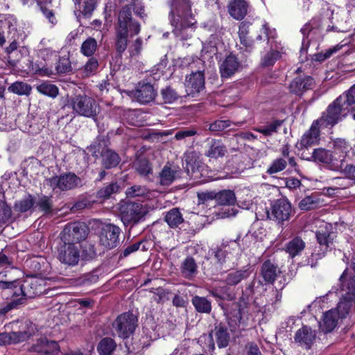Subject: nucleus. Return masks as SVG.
I'll list each match as a JSON object with an SVG mask.
<instances>
[{
  "label": "nucleus",
  "instance_id": "49530a36",
  "mask_svg": "<svg viewBox=\"0 0 355 355\" xmlns=\"http://www.w3.org/2000/svg\"><path fill=\"white\" fill-rule=\"evenodd\" d=\"M128 37L129 36L125 34L115 31L114 47L119 54H121L127 49L129 42Z\"/></svg>",
  "mask_w": 355,
  "mask_h": 355
},
{
  "label": "nucleus",
  "instance_id": "680f3d73",
  "mask_svg": "<svg viewBox=\"0 0 355 355\" xmlns=\"http://www.w3.org/2000/svg\"><path fill=\"white\" fill-rule=\"evenodd\" d=\"M55 69L58 73H67L72 70L69 58L67 56L60 58Z\"/></svg>",
  "mask_w": 355,
  "mask_h": 355
},
{
  "label": "nucleus",
  "instance_id": "4be33fe9",
  "mask_svg": "<svg viewBox=\"0 0 355 355\" xmlns=\"http://www.w3.org/2000/svg\"><path fill=\"white\" fill-rule=\"evenodd\" d=\"M134 96L140 103L147 104L155 100L157 91L153 85L144 83L135 91Z\"/></svg>",
  "mask_w": 355,
  "mask_h": 355
},
{
  "label": "nucleus",
  "instance_id": "4c0bfd02",
  "mask_svg": "<svg viewBox=\"0 0 355 355\" xmlns=\"http://www.w3.org/2000/svg\"><path fill=\"white\" fill-rule=\"evenodd\" d=\"M250 25L251 24L248 21L241 22L238 33L241 43L250 49L252 48L253 45V40L248 37Z\"/></svg>",
  "mask_w": 355,
  "mask_h": 355
},
{
  "label": "nucleus",
  "instance_id": "13d9d810",
  "mask_svg": "<svg viewBox=\"0 0 355 355\" xmlns=\"http://www.w3.org/2000/svg\"><path fill=\"white\" fill-rule=\"evenodd\" d=\"M161 96L164 103H173L176 101L180 96L171 86H167L161 90Z\"/></svg>",
  "mask_w": 355,
  "mask_h": 355
},
{
  "label": "nucleus",
  "instance_id": "7ed1b4c3",
  "mask_svg": "<svg viewBox=\"0 0 355 355\" xmlns=\"http://www.w3.org/2000/svg\"><path fill=\"white\" fill-rule=\"evenodd\" d=\"M232 306L234 310L227 313L228 324L231 331H236L241 324L246 327L254 324L255 313H258V311L248 307L243 297H241L239 302L233 303Z\"/></svg>",
  "mask_w": 355,
  "mask_h": 355
},
{
  "label": "nucleus",
  "instance_id": "69168bd1",
  "mask_svg": "<svg viewBox=\"0 0 355 355\" xmlns=\"http://www.w3.org/2000/svg\"><path fill=\"white\" fill-rule=\"evenodd\" d=\"M10 340L12 343H18L23 342L31 337L32 334L29 331H18V332H10Z\"/></svg>",
  "mask_w": 355,
  "mask_h": 355
},
{
  "label": "nucleus",
  "instance_id": "864d4df0",
  "mask_svg": "<svg viewBox=\"0 0 355 355\" xmlns=\"http://www.w3.org/2000/svg\"><path fill=\"white\" fill-rule=\"evenodd\" d=\"M320 202L318 198L314 196H306L299 202V208L302 210H310L318 207Z\"/></svg>",
  "mask_w": 355,
  "mask_h": 355
},
{
  "label": "nucleus",
  "instance_id": "58836bf2",
  "mask_svg": "<svg viewBox=\"0 0 355 355\" xmlns=\"http://www.w3.org/2000/svg\"><path fill=\"white\" fill-rule=\"evenodd\" d=\"M119 191V184L116 182H112L98 190L96 196L98 200L103 202L110 198L112 194L118 193Z\"/></svg>",
  "mask_w": 355,
  "mask_h": 355
},
{
  "label": "nucleus",
  "instance_id": "39448f33",
  "mask_svg": "<svg viewBox=\"0 0 355 355\" xmlns=\"http://www.w3.org/2000/svg\"><path fill=\"white\" fill-rule=\"evenodd\" d=\"M69 103L73 112L78 116L96 121L100 112V106L97 101L85 94L74 95L69 100Z\"/></svg>",
  "mask_w": 355,
  "mask_h": 355
},
{
  "label": "nucleus",
  "instance_id": "473e14b6",
  "mask_svg": "<svg viewBox=\"0 0 355 355\" xmlns=\"http://www.w3.org/2000/svg\"><path fill=\"white\" fill-rule=\"evenodd\" d=\"M331 227L330 225L326 224L325 230L320 227V230L316 232V238L319 244L327 250L333 244V232L329 231L328 227Z\"/></svg>",
  "mask_w": 355,
  "mask_h": 355
},
{
  "label": "nucleus",
  "instance_id": "412c9836",
  "mask_svg": "<svg viewBox=\"0 0 355 355\" xmlns=\"http://www.w3.org/2000/svg\"><path fill=\"white\" fill-rule=\"evenodd\" d=\"M315 338V331L307 326H304L297 331L294 339L300 346L305 349H310Z\"/></svg>",
  "mask_w": 355,
  "mask_h": 355
},
{
  "label": "nucleus",
  "instance_id": "2f4dec72",
  "mask_svg": "<svg viewBox=\"0 0 355 355\" xmlns=\"http://www.w3.org/2000/svg\"><path fill=\"white\" fill-rule=\"evenodd\" d=\"M251 272L249 269H241L233 270L227 273L225 277V282L228 286H236L242 280L246 279L250 275Z\"/></svg>",
  "mask_w": 355,
  "mask_h": 355
},
{
  "label": "nucleus",
  "instance_id": "6e6d98bb",
  "mask_svg": "<svg viewBox=\"0 0 355 355\" xmlns=\"http://www.w3.org/2000/svg\"><path fill=\"white\" fill-rule=\"evenodd\" d=\"M98 61L96 58H91L80 69L84 76L88 77L94 74L98 68Z\"/></svg>",
  "mask_w": 355,
  "mask_h": 355
},
{
  "label": "nucleus",
  "instance_id": "774afa93",
  "mask_svg": "<svg viewBox=\"0 0 355 355\" xmlns=\"http://www.w3.org/2000/svg\"><path fill=\"white\" fill-rule=\"evenodd\" d=\"M11 216V208L5 202L0 201V223H6Z\"/></svg>",
  "mask_w": 355,
  "mask_h": 355
},
{
  "label": "nucleus",
  "instance_id": "f8f14e48",
  "mask_svg": "<svg viewBox=\"0 0 355 355\" xmlns=\"http://www.w3.org/2000/svg\"><path fill=\"white\" fill-rule=\"evenodd\" d=\"M46 182L53 191L58 189L60 191L71 190L82 184L81 179L71 172L53 176L47 179Z\"/></svg>",
  "mask_w": 355,
  "mask_h": 355
},
{
  "label": "nucleus",
  "instance_id": "a878e982",
  "mask_svg": "<svg viewBox=\"0 0 355 355\" xmlns=\"http://www.w3.org/2000/svg\"><path fill=\"white\" fill-rule=\"evenodd\" d=\"M261 271L264 281L268 283H273L278 274L281 272L277 264L270 259L263 263Z\"/></svg>",
  "mask_w": 355,
  "mask_h": 355
},
{
  "label": "nucleus",
  "instance_id": "09e8293b",
  "mask_svg": "<svg viewBox=\"0 0 355 355\" xmlns=\"http://www.w3.org/2000/svg\"><path fill=\"white\" fill-rule=\"evenodd\" d=\"M35 201L31 195H28L26 198L17 201L15 203L14 209L15 211L21 213L30 210L34 205Z\"/></svg>",
  "mask_w": 355,
  "mask_h": 355
},
{
  "label": "nucleus",
  "instance_id": "7c9ffc66",
  "mask_svg": "<svg viewBox=\"0 0 355 355\" xmlns=\"http://www.w3.org/2000/svg\"><path fill=\"white\" fill-rule=\"evenodd\" d=\"M180 271L184 278L193 279L198 273V266L194 259L187 257L181 264Z\"/></svg>",
  "mask_w": 355,
  "mask_h": 355
},
{
  "label": "nucleus",
  "instance_id": "e2e57ef3",
  "mask_svg": "<svg viewBox=\"0 0 355 355\" xmlns=\"http://www.w3.org/2000/svg\"><path fill=\"white\" fill-rule=\"evenodd\" d=\"M198 134L196 128L191 127L189 128H182L176 132L174 139L178 141L184 140L188 137H193Z\"/></svg>",
  "mask_w": 355,
  "mask_h": 355
},
{
  "label": "nucleus",
  "instance_id": "ddd939ff",
  "mask_svg": "<svg viewBox=\"0 0 355 355\" xmlns=\"http://www.w3.org/2000/svg\"><path fill=\"white\" fill-rule=\"evenodd\" d=\"M137 318L130 312L119 315L113 322V328L118 336L123 338L130 337L137 327Z\"/></svg>",
  "mask_w": 355,
  "mask_h": 355
},
{
  "label": "nucleus",
  "instance_id": "c85d7f7f",
  "mask_svg": "<svg viewBox=\"0 0 355 355\" xmlns=\"http://www.w3.org/2000/svg\"><path fill=\"white\" fill-rule=\"evenodd\" d=\"M27 70L29 73L40 76H49L52 74L51 69L49 68L46 63L39 60H28L26 64Z\"/></svg>",
  "mask_w": 355,
  "mask_h": 355
},
{
  "label": "nucleus",
  "instance_id": "dca6fc26",
  "mask_svg": "<svg viewBox=\"0 0 355 355\" xmlns=\"http://www.w3.org/2000/svg\"><path fill=\"white\" fill-rule=\"evenodd\" d=\"M121 229L111 223L105 224L101 229L100 243L107 249L116 248L119 243Z\"/></svg>",
  "mask_w": 355,
  "mask_h": 355
},
{
  "label": "nucleus",
  "instance_id": "37998d69",
  "mask_svg": "<svg viewBox=\"0 0 355 355\" xmlns=\"http://www.w3.org/2000/svg\"><path fill=\"white\" fill-rule=\"evenodd\" d=\"M98 48L96 40L93 37H88L81 44L80 52L87 57L92 56Z\"/></svg>",
  "mask_w": 355,
  "mask_h": 355
},
{
  "label": "nucleus",
  "instance_id": "ea45409f",
  "mask_svg": "<svg viewBox=\"0 0 355 355\" xmlns=\"http://www.w3.org/2000/svg\"><path fill=\"white\" fill-rule=\"evenodd\" d=\"M116 347V342L111 338H104L101 340L97 351L99 355H112Z\"/></svg>",
  "mask_w": 355,
  "mask_h": 355
},
{
  "label": "nucleus",
  "instance_id": "f704fd0d",
  "mask_svg": "<svg viewBox=\"0 0 355 355\" xmlns=\"http://www.w3.org/2000/svg\"><path fill=\"white\" fill-rule=\"evenodd\" d=\"M102 164L106 169L114 168L118 166L121 159L119 155L110 149H106L101 154Z\"/></svg>",
  "mask_w": 355,
  "mask_h": 355
},
{
  "label": "nucleus",
  "instance_id": "6ab92c4d",
  "mask_svg": "<svg viewBox=\"0 0 355 355\" xmlns=\"http://www.w3.org/2000/svg\"><path fill=\"white\" fill-rule=\"evenodd\" d=\"M241 67V64L238 58L230 54L220 64V76L223 79L229 78L234 75Z\"/></svg>",
  "mask_w": 355,
  "mask_h": 355
},
{
  "label": "nucleus",
  "instance_id": "0e129e2a",
  "mask_svg": "<svg viewBox=\"0 0 355 355\" xmlns=\"http://www.w3.org/2000/svg\"><path fill=\"white\" fill-rule=\"evenodd\" d=\"M36 206L40 208V209L45 213H49L52 209V200L50 197L43 196H41L38 200L35 202Z\"/></svg>",
  "mask_w": 355,
  "mask_h": 355
},
{
  "label": "nucleus",
  "instance_id": "5701e85b",
  "mask_svg": "<svg viewBox=\"0 0 355 355\" xmlns=\"http://www.w3.org/2000/svg\"><path fill=\"white\" fill-rule=\"evenodd\" d=\"M185 166L184 168L190 178L194 180H198L201 177V173L199 171V164L197 160L198 156L195 151L187 152L184 155Z\"/></svg>",
  "mask_w": 355,
  "mask_h": 355
},
{
  "label": "nucleus",
  "instance_id": "2eb2a0df",
  "mask_svg": "<svg viewBox=\"0 0 355 355\" xmlns=\"http://www.w3.org/2000/svg\"><path fill=\"white\" fill-rule=\"evenodd\" d=\"M80 258V247L73 243L62 242L58 248V259L68 266L78 265Z\"/></svg>",
  "mask_w": 355,
  "mask_h": 355
},
{
  "label": "nucleus",
  "instance_id": "a211bd4d",
  "mask_svg": "<svg viewBox=\"0 0 355 355\" xmlns=\"http://www.w3.org/2000/svg\"><path fill=\"white\" fill-rule=\"evenodd\" d=\"M321 128L318 122L315 120L310 128L302 136L300 140L297 143L296 146L299 150L307 149L312 146L319 143Z\"/></svg>",
  "mask_w": 355,
  "mask_h": 355
},
{
  "label": "nucleus",
  "instance_id": "8fccbe9b",
  "mask_svg": "<svg viewBox=\"0 0 355 355\" xmlns=\"http://www.w3.org/2000/svg\"><path fill=\"white\" fill-rule=\"evenodd\" d=\"M36 89L40 94L52 98L56 97L59 91L56 85L47 82L40 84L37 86Z\"/></svg>",
  "mask_w": 355,
  "mask_h": 355
},
{
  "label": "nucleus",
  "instance_id": "c756f323",
  "mask_svg": "<svg viewBox=\"0 0 355 355\" xmlns=\"http://www.w3.org/2000/svg\"><path fill=\"white\" fill-rule=\"evenodd\" d=\"M308 161L331 164L334 160V156L330 150L322 148L314 149L310 157L306 158Z\"/></svg>",
  "mask_w": 355,
  "mask_h": 355
},
{
  "label": "nucleus",
  "instance_id": "bf43d9fd",
  "mask_svg": "<svg viewBox=\"0 0 355 355\" xmlns=\"http://www.w3.org/2000/svg\"><path fill=\"white\" fill-rule=\"evenodd\" d=\"M137 171L143 176H147L152 173V168L148 159H139L135 163Z\"/></svg>",
  "mask_w": 355,
  "mask_h": 355
},
{
  "label": "nucleus",
  "instance_id": "4468645a",
  "mask_svg": "<svg viewBox=\"0 0 355 355\" xmlns=\"http://www.w3.org/2000/svg\"><path fill=\"white\" fill-rule=\"evenodd\" d=\"M293 212L290 202L286 198H280L272 205L270 211H268V216L271 220L283 223L291 218Z\"/></svg>",
  "mask_w": 355,
  "mask_h": 355
},
{
  "label": "nucleus",
  "instance_id": "f3484780",
  "mask_svg": "<svg viewBox=\"0 0 355 355\" xmlns=\"http://www.w3.org/2000/svg\"><path fill=\"white\" fill-rule=\"evenodd\" d=\"M205 84V78L203 71L191 72L185 78V91L189 96H194L204 90Z\"/></svg>",
  "mask_w": 355,
  "mask_h": 355
},
{
  "label": "nucleus",
  "instance_id": "4d7b16f0",
  "mask_svg": "<svg viewBox=\"0 0 355 355\" xmlns=\"http://www.w3.org/2000/svg\"><path fill=\"white\" fill-rule=\"evenodd\" d=\"M340 97H344L343 101L350 108L352 117L355 120V85L346 94L340 95Z\"/></svg>",
  "mask_w": 355,
  "mask_h": 355
},
{
  "label": "nucleus",
  "instance_id": "338daca9",
  "mask_svg": "<svg viewBox=\"0 0 355 355\" xmlns=\"http://www.w3.org/2000/svg\"><path fill=\"white\" fill-rule=\"evenodd\" d=\"M96 255L94 245L91 243H85L83 246V259L89 260L94 259Z\"/></svg>",
  "mask_w": 355,
  "mask_h": 355
},
{
  "label": "nucleus",
  "instance_id": "f257e3e1",
  "mask_svg": "<svg viewBox=\"0 0 355 355\" xmlns=\"http://www.w3.org/2000/svg\"><path fill=\"white\" fill-rule=\"evenodd\" d=\"M169 5L168 20L173 27L172 33L181 40L191 37L197 28V19L191 0H170Z\"/></svg>",
  "mask_w": 355,
  "mask_h": 355
},
{
  "label": "nucleus",
  "instance_id": "f03ea898",
  "mask_svg": "<svg viewBox=\"0 0 355 355\" xmlns=\"http://www.w3.org/2000/svg\"><path fill=\"white\" fill-rule=\"evenodd\" d=\"M5 275L0 272V279ZM38 280L31 279L25 281L23 284L18 280L0 279V288L9 289L14 298L8 304L9 309L24 303L26 298H33L42 293V288L38 286Z\"/></svg>",
  "mask_w": 355,
  "mask_h": 355
},
{
  "label": "nucleus",
  "instance_id": "aec40b11",
  "mask_svg": "<svg viewBox=\"0 0 355 355\" xmlns=\"http://www.w3.org/2000/svg\"><path fill=\"white\" fill-rule=\"evenodd\" d=\"M33 351L43 352L49 355H58L60 347L58 342L49 340L46 338H40L31 347Z\"/></svg>",
  "mask_w": 355,
  "mask_h": 355
},
{
  "label": "nucleus",
  "instance_id": "393cba45",
  "mask_svg": "<svg viewBox=\"0 0 355 355\" xmlns=\"http://www.w3.org/2000/svg\"><path fill=\"white\" fill-rule=\"evenodd\" d=\"M248 4L244 0H231L227 6L228 12L236 20L243 19L248 12Z\"/></svg>",
  "mask_w": 355,
  "mask_h": 355
},
{
  "label": "nucleus",
  "instance_id": "5fc2aeb1",
  "mask_svg": "<svg viewBox=\"0 0 355 355\" xmlns=\"http://www.w3.org/2000/svg\"><path fill=\"white\" fill-rule=\"evenodd\" d=\"M17 42L14 40L12 42L10 45L6 49V52L7 53V60L8 62L12 67L16 66L17 62L20 58V55L15 56V54H17Z\"/></svg>",
  "mask_w": 355,
  "mask_h": 355
},
{
  "label": "nucleus",
  "instance_id": "3c124183",
  "mask_svg": "<svg viewBox=\"0 0 355 355\" xmlns=\"http://www.w3.org/2000/svg\"><path fill=\"white\" fill-rule=\"evenodd\" d=\"M31 89V86L24 82H15L8 87L9 92L18 95H29Z\"/></svg>",
  "mask_w": 355,
  "mask_h": 355
},
{
  "label": "nucleus",
  "instance_id": "603ef678",
  "mask_svg": "<svg viewBox=\"0 0 355 355\" xmlns=\"http://www.w3.org/2000/svg\"><path fill=\"white\" fill-rule=\"evenodd\" d=\"M150 190L145 186L134 185L127 189L126 195L130 198L149 197Z\"/></svg>",
  "mask_w": 355,
  "mask_h": 355
},
{
  "label": "nucleus",
  "instance_id": "cd10ccee",
  "mask_svg": "<svg viewBox=\"0 0 355 355\" xmlns=\"http://www.w3.org/2000/svg\"><path fill=\"white\" fill-rule=\"evenodd\" d=\"M340 318L336 310L328 311L324 314L322 322L320 324L321 330L326 334L332 331L337 326Z\"/></svg>",
  "mask_w": 355,
  "mask_h": 355
},
{
  "label": "nucleus",
  "instance_id": "b1692460",
  "mask_svg": "<svg viewBox=\"0 0 355 355\" xmlns=\"http://www.w3.org/2000/svg\"><path fill=\"white\" fill-rule=\"evenodd\" d=\"M313 79L310 76H299L292 80L289 85L290 92L296 95H302L306 90L312 89Z\"/></svg>",
  "mask_w": 355,
  "mask_h": 355
},
{
  "label": "nucleus",
  "instance_id": "a19ab883",
  "mask_svg": "<svg viewBox=\"0 0 355 355\" xmlns=\"http://www.w3.org/2000/svg\"><path fill=\"white\" fill-rule=\"evenodd\" d=\"M192 304L198 313H209L211 311V304L205 297L194 296L191 300Z\"/></svg>",
  "mask_w": 355,
  "mask_h": 355
},
{
  "label": "nucleus",
  "instance_id": "1a4fd4ad",
  "mask_svg": "<svg viewBox=\"0 0 355 355\" xmlns=\"http://www.w3.org/2000/svg\"><path fill=\"white\" fill-rule=\"evenodd\" d=\"M121 219L124 225H134L142 220L146 214L143 205L137 202H125L119 208Z\"/></svg>",
  "mask_w": 355,
  "mask_h": 355
},
{
  "label": "nucleus",
  "instance_id": "6e6552de",
  "mask_svg": "<svg viewBox=\"0 0 355 355\" xmlns=\"http://www.w3.org/2000/svg\"><path fill=\"white\" fill-rule=\"evenodd\" d=\"M115 31L123 33L130 37L139 33L141 25L137 21L132 19L131 8L128 5L123 6L120 10L115 25Z\"/></svg>",
  "mask_w": 355,
  "mask_h": 355
},
{
  "label": "nucleus",
  "instance_id": "79ce46f5",
  "mask_svg": "<svg viewBox=\"0 0 355 355\" xmlns=\"http://www.w3.org/2000/svg\"><path fill=\"white\" fill-rule=\"evenodd\" d=\"M165 221L172 227H177L184 221L182 214L178 208H173L165 216Z\"/></svg>",
  "mask_w": 355,
  "mask_h": 355
},
{
  "label": "nucleus",
  "instance_id": "9d476101",
  "mask_svg": "<svg viewBox=\"0 0 355 355\" xmlns=\"http://www.w3.org/2000/svg\"><path fill=\"white\" fill-rule=\"evenodd\" d=\"M89 232V229L85 223L73 222L67 223L61 232L62 242L73 243L77 245L84 241Z\"/></svg>",
  "mask_w": 355,
  "mask_h": 355
},
{
  "label": "nucleus",
  "instance_id": "423d86ee",
  "mask_svg": "<svg viewBox=\"0 0 355 355\" xmlns=\"http://www.w3.org/2000/svg\"><path fill=\"white\" fill-rule=\"evenodd\" d=\"M331 24L332 21L329 17H316L304 25L301 28V33L304 37L308 39V42H309L313 40L320 39L326 33L329 31H340Z\"/></svg>",
  "mask_w": 355,
  "mask_h": 355
},
{
  "label": "nucleus",
  "instance_id": "e433bc0d",
  "mask_svg": "<svg viewBox=\"0 0 355 355\" xmlns=\"http://www.w3.org/2000/svg\"><path fill=\"white\" fill-rule=\"evenodd\" d=\"M216 201L220 205H234L236 202L235 193L232 190L224 189L216 192Z\"/></svg>",
  "mask_w": 355,
  "mask_h": 355
},
{
  "label": "nucleus",
  "instance_id": "de8ad7c7",
  "mask_svg": "<svg viewBox=\"0 0 355 355\" xmlns=\"http://www.w3.org/2000/svg\"><path fill=\"white\" fill-rule=\"evenodd\" d=\"M281 58V53L277 50H270L261 58V65L263 67H272Z\"/></svg>",
  "mask_w": 355,
  "mask_h": 355
},
{
  "label": "nucleus",
  "instance_id": "c9c22d12",
  "mask_svg": "<svg viewBox=\"0 0 355 355\" xmlns=\"http://www.w3.org/2000/svg\"><path fill=\"white\" fill-rule=\"evenodd\" d=\"M226 153V147L220 140L211 139L205 155L211 158H217L223 157Z\"/></svg>",
  "mask_w": 355,
  "mask_h": 355
},
{
  "label": "nucleus",
  "instance_id": "9b49d317",
  "mask_svg": "<svg viewBox=\"0 0 355 355\" xmlns=\"http://www.w3.org/2000/svg\"><path fill=\"white\" fill-rule=\"evenodd\" d=\"M240 236L234 241H223L214 251V256L218 263H223L227 261H232L238 258L241 253Z\"/></svg>",
  "mask_w": 355,
  "mask_h": 355
},
{
  "label": "nucleus",
  "instance_id": "052dcab7",
  "mask_svg": "<svg viewBox=\"0 0 355 355\" xmlns=\"http://www.w3.org/2000/svg\"><path fill=\"white\" fill-rule=\"evenodd\" d=\"M287 162L284 158H277L275 159L270 166L267 170V173L272 175L282 171L286 168Z\"/></svg>",
  "mask_w": 355,
  "mask_h": 355
},
{
  "label": "nucleus",
  "instance_id": "72a5a7b5",
  "mask_svg": "<svg viewBox=\"0 0 355 355\" xmlns=\"http://www.w3.org/2000/svg\"><path fill=\"white\" fill-rule=\"evenodd\" d=\"M305 242L300 237L295 236L286 245V252L292 258L299 255L305 248Z\"/></svg>",
  "mask_w": 355,
  "mask_h": 355
},
{
  "label": "nucleus",
  "instance_id": "c03bdc74",
  "mask_svg": "<svg viewBox=\"0 0 355 355\" xmlns=\"http://www.w3.org/2000/svg\"><path fill=\"white\" fill-rule=\"evenodd\" d=\"M282 125V121L275 120L266 125L256 128L254 130L263 134L264 136H271L277 132V129Z\"/></svg>",
  "mask_w": 355,
  "mask_h": 355
},
{
  "label": "nucleus",
  "instance_id": "a18cd8bd",
  "mask_svg": "<svg viewBox=\"0 0 355 355\" xmlns=\"http://www.w3.org/2000/svg\"><path fill=\"white\" fill-rule=\"evenodd\" d=\"M216 340L219 348L226 347L230 342V334L227 328L218 327L216 328Z\"/></svg>",
  "mask_w": 355,
  "mask_h": 355
},
{
  "label": "nucleus",
  "instance_id": "20e7f679",
  "mask_svg": "<svg viewBox=\"0 0 355 355\" xmlns=\"http://www.w3.org/2000/svg\"><path fill=\"white\" fill-rule=\"evenodd\" d=\"M344 97L338 96L329 104L321 116L316 119L321 128H332L343 121L351 111L347 104L343 101Z\"/></svg>",
  "mask_w": 355,
  "mask_h": 355
},
{
  "label": "nucleus",
  "instance_id": "bb28decb",
  "mask_svg": "<svg viewBox=\"0 0 355 355\" xmlns=\"http://www.w3.org/2000/svg\"><path fill=\"white\" fill-rule=\"evenodd\" d=\"M178 167L166 164L159 173V183L163 186H168L179 176Z\"/></svg>",
  "mask_w": 355,
  "mask_h": 355
},
{
  "label": "nucleus",
  "instance_id": "0eeeda50",
  "mask_svg": "<svg viewBox=\"0 0 355 355\" xmlns=\"http://www.w3.org/2000/svg\"><path fill=\"white\" fill-rule=\"evenodd\" d=\"M347 270H345L340 276L339 281L343 291H347L346 295L343 296L338 302L336 310L340 319L346 318L352 306V296H355V277L347 281Z\"/></svg>",
  "mask_w": 355,
  "mask_h": 355
}]
</instances>
